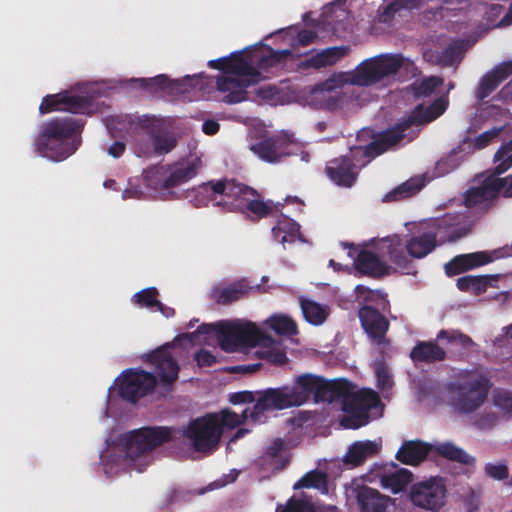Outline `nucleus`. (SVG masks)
Masks as SVG:
<instances>
[{
    "label": "nucleus",
    "instance_id": "45",
    "mask_svg": "<svg viewBox=\"0 0 512 512\" xmlns=\"http://www.w3.org/2000/svg\"><path fill=\"white\" fill-rule=\"evenodd\" d=\"M354 389V385L347 379L339 378L333 379L329 381V394H331V398L328 399V403H333L335 401L344 400V398L348 395L350 390Z\"/></svg>",
    "mask_w": 512,
    "mask_h": 512
},
{
    "label": "nucleus",
    "instance_id": "17",
    "mask_svg": "<svg viewBox=\"0 0 512 512\" xmlns=\"http://www.w3.org/2000/svg\"><path fill=\"white\" fill-rule=\"evenodd\" d=\"M147 361L154 366V371L162 387L170 390L178 379L180 371L177 360L170 349L158 348L147 355Z\"/></svg>",
    "mask_w": 512,
    "mask_h": 512
},
{
    "label": "nucleus",
    "instance_id": "22",
    "mask_svg": "<svg viewBox=\"0 0 512 512\" xmlns=\"http://www.w3.org/2000/svg\"><path fill=\"white\" fill-rule=\"evenodd\" d=\"M253 286L245 278L231 282L228 285L214 286L210 291V299L219 305H230L249 296Z\"/></svg>",
    "mask_w": 512,
    "mask_h": 512
},
{
    "label": "nucleus",
    "instance_id": "39",
    "mask_svg": "<svg viewBox=\"0 0 512 512\" xmlns=\"http://www.w3.org/2000/svg\"><path fill=\"white\" fill-rule=\"evenodd\" d=\"M436 452L448 460L465 465H471L475 462L474 457L467 454L462 448L457 447L451 442H445L436 446Z\"/></svg>",
    "mask_w": 512,
    "mask_h": 512
},
{
    "label": "nucleus",
    "instance_id": "7",
    "mask_svg": "<svg viewBox=\"0 0 512 512\" xmlns=\"http://www.w3.org/2000/svg\"><path fill=\"white\" fill-rule=\"evenodd\" d=\"M500 197L512 198V175L494 177L488 174L477 186L463 194V204L480 215L493 209Z\"/></svg>",
    "mask_w": 512,
    "mask_h": 512
},
{
    "label": "nucleus",
    "instance_id": "20",
    "mask_svg": "<svg viewBox=\"0 0 512 512\" xmlns=\"http://www.w3.org/2000/svg\"><path fill=\"white\" fill-rule=\"evenodd\" d=\"M412 125L408 122L407 118L399 122L395 127L382 132L378 139L370 142L368 145L363 146L368 158L372 160L376 156L381 155L390 147L399 143L405 137V131Z\"/></svg>",
    "mask_w": 512,
    "mask_h": 512
},
{
    "label": "nucleus",
    "instance_id": "36",
    "mask_svg": "<svg viewBox=\"0 0 512 512\" xmlns=\"http://www.w3.org/2000/svg\"><path fill=\"white\" fill-rule=\"evenodd\" d=\"M301 310L305 320L312 325L323 324L328 315L329 307L309 299H300Z\"/></svg>",
    "mask_w": 512,
    "mask_h": 512
},
{
    "label": "nucleus",
    "instance_id": "37",
    "mask_svg": "<svg viewBox=\"0 0 512 512\" xmlns=\"http://www.w3.org/2000/svg\"><path fill=\"white\" fill-rule=\"evenodd\" d=\"M295 55L292 50H274L269 48L266 55L261 56L256 64L260 69L269 70L271 68H283L289 59H294Z\"/></svg>",
    "mask_w": 512,
    "mask_h": 512
},
{
    "label": "nucleus",
    "instance_id": "62",
    "mask_svg": "<svg viewBox=\"0 0 512 512\" xmlns=\"http://www.w3.org/2000/svg\"><path fill=\"white\" fill-rule=\"evenodd\" d=\"M497 422V416L490 412L480 415L474 422L475 426L479 429H490L494 427Z\"/></svg>",
    "mask_w": 512,
    "mask_h": 512
},
{
    "label": "nucleus",
    "instance_id": "23",
    "mask_svg": "<svg viewBox=\"0 0 512 512\" xmlns=\"http://www.w3.org/2000/svg\"><path fill=\"white\" fill-rule=\"evenodd\" d=\"M490 262H492V257L486 251L460 254L447 262L444 265V270L448 277H453Z\"/></svg>",
    "mask_w": 512,
    "mask_h": 512
},
{
    "label": "nucleus",
    "instance_id": "18",
    "mask_svg": "<svg viewBox=\"0 0 512 512\" xmlns=\"http://www.w3.org/2000/svg\"><path fill=\"white\" fill-rule=\"evenodd\" d=\"M358 317L364 332L374 344L384 345L388 343L386 334L390 323L377 308L364 305L359 309Z\"/></svg>",
    "mask_w": 512,
    "mask_h": 512
},
{
    "label": "nucleus",
    "instance_id": "13",
    "mask_svg": "<svg viewBox=\"0 0 512 512\" xmlns=\"http://www.w3.org/2000/svg\"><path fill=\"white\" fill-rule=\"evenodd\" d=\"M294 144L293 136L281 132L261 137L250 146V150L262 161L267 163H279L284 157L292 154L291 147Z\"/></svg>",
    "mask_w": 512,
    "mask_h": 512
},
{
    "label": "nucleus",
    "instance_id": "3",
    "mask_svg": "<svg viewBox=\"0 0 512 512\" xmlns=\"http://www.w3.org/2000/svg\"><path fill=\"white\" fill-rule=\"evenodd\" d=\"M418 67L410 58L402 54H380L364 60L351 77L353 84L371 86L383 79L398 75L401 81L409 80L419 74Z\"/></svg>",
    "mask_w": 512,
    "mask_h": 512
},
{
    "label": "nucleus",
    "instance_id": "64",
    "mask_svg": "<svg viewBox=\"0 0 512 512\" xmlns=\"http://www.w3.org/2000/svg\"><path fill=\"white\" fill-rule=\"evenodd\" d=\"M512 153V140L503 143L499 149L495 152L493 156V162L497 163L501 160L505 155H509Z\"/></svg>",
    "mask_w": 512,
    "mask_h": 512
},
{
    "label": "nucleus",
    "instance_id": "48",
    "mask_svg": "<svg viewBox=\"0 0 512 512\" xmlns=\"http://www.w3.org/2000/svg\"><path fill=\"white\" fill-rule=\"evenodd\" d=\"M348 46H334L321 51L326 66H331L347 55Z\"/></svg>",
    "mask_w": 512,
    "mask_h": 512
},
{
    "label": "nucleus",
    "instance_id": "35",
    "mask_svg": "<svg viewBox=\"0 0 512 512\" xmlns=\"http://www.w3.org/2000/svg\"><path fill=\"white\" fill-rule=\"evenodd\" d=\"M413 480V474L406 468H397L393 472L383 473L380 482L383 488L396 494L403 491Z\"/></svg>",
    "mask_w": 512,
    "mask_h": 512
},
{
    "label": "nucleus",
    "instance_id": "29",
    "mask_svg": "<svg viewBox=\"0 0 512 512\" xmlns=\"http://www.w3.org/2000/svg\"><path fill=\"white\" fill-rule=\"evenodd\" d=\"M415 363L433 364L446 359L447 353L435 340L418 341L409 354Z\"/></svg>",
    "mask_w": 512,
    "mask_h": 512
},
{
    "label": "nucleus",
    "instance_id": "6",
    "mask_svg": "<svg viewBox=\"0 0 512 512\" xmlns=\"http://www.w3.org/2000/svg\"><path fill=\"white\" fill-rule=\"evenodd\" d=\"M216 332L220 348L225 352H235L242 347H255L265 338L264 333L253 323L202 324L195 334H211Z\"/></svg>",
    "mask_w": 512,
    "mask_h": 512
},
{
    "label": "nucleus",
    "instance_id": "58",
    "mask_svg": "<svg viewBox=\"0 0 512 512\" xmlns=\"http://www.w3.org/2000/svg\"><path fill=\"white\" fill-rule=\"evenodd\" d=\"M494 404L498 408L512 413V393L508 391L498 392L494 396Z\"/></svg>",
    "mask_w": 512,
    "mask_h": 512
},
{
    "label": "nucleus",
    "instance_id": "9",
    "mask_svg": "<svg viewBox=\"0 0 512 512\" xmlns=\"http://www.w3.org/2000/svg\"><path fill=\"white\" fill-rule=\"evenodd\" d=\"M370 161L363 146H354L347 155L328 161L325 173L336 185L350 188L356 182L360 169Z\"/></svg>",
    "mask_w": 512,
    "mask_h": 512
},
{
    "label": "nucleus",
    "instance_id": "30",
    "mask_svg": "<svg viewBox=\"0 0 512 512\" xmlns=\"http://www.w3.org/2000/svg\"><path fill=\"white\" fill-rule=\"evenodd\" d=\"M447 108V102L443 98L434 100L430 105L418 104L407 117L412 126L428 124L440 117Z\"/></svg>",
    "mask_w": 512,
    "mask_h": 512
},
{
    "label": "nucleus",
    "instance_id": "44",
    "mask_svg": "<svg viewBox=\"0 0 512 512\" xmlns=\"http://www.w3.org/2000/svg\"><path fill=\"white\" fill-rule=\"evenodd\" d=\"M141 87L150 91L157 92L160 90H174L176 82L172 81L165 74H160L152 78H141L138 80Z\"/></svg>",
    "mask_w": 512,
    "mask_h": 512
},
{
    "label": "nucleus",
    "instance_id": "42",
    "mask_svg": "<svg viewBox=\"0 0 512 512\" xmlns=\"http://www.w3.org/2000/svg\"><path fill=\"white\" fill-rule=\"evenodd\" d=\"M423 181L418 178H411L399 185L386 195L388 200H400L411 197L423 187Z\"/></svg>",
    "mask_w": 512,
    "mask_h": 512
},
{
    "label": "nucleus",
    "instance_id": "51",
    "mask_svg": "<svg viewBox=\"0 0 512 512\" xmlns=\"http://www.w3.org/2000/svg\"><path fill=\"white\" fill-rule=\"evenodd\" d=\"M447 340L448 342H459L462 346L464 347H468L470 345H472L473 341L472 339L463 334L462 332L458 331V330H441L439 331V333L437 334V337H436V340Z\"/></svg>",
    "mask_w": 512,
    "mask_h": 512
},
{
    "label": "nucleus",
    "instance_id": "53",
    "mask_svg": "<svg viewBox=\"0 0 512 512\" xmlns=\"http://www.w3.org/2000/svg\"><path fill=\"white\" fill-rule=\"evenodd\" d=\"M316 384H315V403L319 402H328V399L331 398V394H329V381L322 376L316 375Z\"/></svg>",
    "mask_w": 512,
    "mask_h": 512
},
{
    "label": "nucleus",
    "instance_id": "60",
    "mask_svg": "<svg viewBox=\"0 0 512 512\" xmlns=\"http://www.w3.org/2000/svg\"><path fill=\"white\" fill-rule=\"evenodd\" d=\"M298 66H299V68L304 69V70L310 69V68L320 69V68L326 67L321 52H318L315 55L311 56L310 58H307L304 61H301L298 64Z\"/></svg>",
    "mask_w": 512,
    "mask_h": 512
},
{
    "label": "nucleus",
    "instance_id": "38",
    "mask_svg": "<svg viewBox=\"0 0 512 512\" xmlns=\"http://www.w3.org/2000/svg\"><path fill=\"white\" fill-rule=\"evenodd\" d=\"M489 283L487 275H466L457 279L456 286L462 292H472L478 296L487 290Z\"/></svg>",
    "mask_w": 512,
    "mask_h": 512
},
{
    "label": "nucleus",
    "instance_id": "61",
    "mask_svg": "<svg viewBox=\"0 0 512 512\" xmlns=\"http://www.w3.org/2000/svg\"><path fill=\"white\" fill-rule=\"evenodd\" d=\"M512 167V155H505L501 160H499L495 167L489 173L491 176L500 177V175L507 172Z\"/></svg>",
    "mask_w": 512,
    "mask_h": 512
},
{
    "label": "nucleus",
    "instance_id": "19",
    "mask_svg": "<svg viewBox=\"0 0 512 512\" xmlns=\"http://www.w3.org/2000/svg\"><path fill=\"white\" fill-rule=\"evenodd\" d=\"M84 127L82 119L65 117L54 118L43 125V129L37 138L43 141H77L75 136L81 132Z\"/></svg>",
    "mask_w": 512,
    "mask_h": 512
},
{
    "label": "nucleus",
    "instance_id": "59",
    "mask_svg": "<svg viewBox=\"0 0 512 512\" xmlns=\"http://www.w3.org/2000/svg\"><path fill=\"white\" fill-rule=\"evenodd\" d=\"M317 38L318 34L315 31L302 29L297 32V37L293 46H295V44L300 46H308L314 43Z\"/></svg>",
    "mask_w": 512,
    "mask_h": 512
},
{
    "label": "nucleus",
    "instance_id": "50",
    "mask_svg": "<svg viewBox=\"0 0 512 512\" xmlns=\"http://www.w3.org/2000/svg\"><path fill=\"white\" fill-rule=\"evenodd\" d=\"M441 83L442 80L435 76L425 78L419 84L415 85V95L430 96L441 85Z\"/></svg>",
    "mask_w": 512,
    "mask_h": 512
},
{
    "label": "nucleus",
    "instance_id": "57",
    "mask_svg": "<svg viewBox=\"0 0 512 512\" xmlns=\"http://www.w3.org/2000/svg\"><path fill=\"white\" fill-rule=\"evenodd\" d=\"M194 360L197 362L199 367H211L217 363V357L210 351L200 349L194 355Z\"/></svg>",
    "mask_w": 512,
    "mask_h": 512
},
{
    "label": "nucleus",
    "instance_id": "10",
    "mask_svg": "<svg viewBox=\"0 0 512 512\" xmlns=\"http://www.w3.org/2000/svg\"><path fill=\"white\" fill-rule=\"evenodd\" d=\"M380 404V398L371 389L359 391L350 390L342 401V411L345 413L341 425L346 429H358L369 423V412Z\"/></svg>",
    "mask_w": 512,
    "mask_h": 512
},
{
    "label": "nucleus",
    "instance_id": "2",
    "mask_svg": "<svg viewBox=\"0 0 512 512\" xmlns=\"http://www.w3.org/2000/svg\"><path fill=\"white\" fill-rule=\"evenodd\" d=\"M198 193L205 194L211 200H216L217 195L221 196L216 201L217 206H223L230 212H240L254 222L272 215L274 210L278 211L282 207L281 203L264 201L257 190L234 179L210 181L203 184Z\"/></svg>",
    "mask_w": 512,
    "mask_h": 512
},
{
    "label": "nucleus",
    "instance_id": "41",
    "mask_svg": "<svg viewBox=\"0 0 512 512\" xmlns=\"http://www.w3.org/2000/svg\"><path fill=\"white\" fill-rule=\"evenodd\" d=\"M294 489L315 488L327 491V475L317 469L307 472L293 486Z\"/></svg>",
    "mask_w": 512,
    "mask_h": 512
},
{
    "label": "nucleus",
    "instance_id": "34",
    "mask_svg": "<svg viewBox=\"0 0 512 512\" xmlns=\"http://www.w3.org/2000/svg\"><path fill=\"white\" fill-rule=\"evenodd\" d=\"M354 265L364 275L380 277L386 273V265L377 254L369 250H361L354 261Z\"/></svg>",
    "mask_w": 512,
    "mask_h": 512
},
{
    "label": "nucleus",
    "instance_id": "28",
    "mask_svg": "<svg viewBox=\"0 0 512 512\" xmlns=\"http://www.w3.org/2000/svg\"><path fill=\"white\" fill-rule=\"evenodd\" d=\"M432 445L421 440L405 441L396 453V459L405 465L416 466L424 461Z\"/></svg>",
    "mask_w": 512,
    "mask_h": 512
},
{
    "label": "nucleus",
    "instance_id": "33",
    "mask_svg": "<svg viewBox=\"0 0 512 512\" xmlns=\"http://www.w3.org/2000/svg\"><path fill=\"white\" fill-rule=\"evenodd\" d=\"M272 235L276 241L283 245L293 243L296 240L304 242L300 232V225L282 213L277 219V224L272 228Z\"/></svg>",
    "mask_w": 512,
    "mask_h": 512
},
{
    "label": "nucleus",
    "instance_id": "21",
    "mask_svg": "<svg viewBox=\"0 0 512 512\" xmlns=\"http://www.w3.org/2000/svg\"><path fill=\"white\" fill-rule=\"evenodd\" d=\"M151 144L139 141L136 146L138 157H149L153 154L164 155L171 152L177 145L174 135L163 128V125L149 136Z\"/></svg>",
    "mask_w": 512,
    "mask_h": 512
},
{
    "label": "nucleus",
    "instance_id": "43",
    "mask_svg": "<svg viewBox=\"0 0 512 512\" xmlns=\"http://www.w3.org/2000/svg\"><path fill=\"white\" fill-rule=\"evenodd\" d=\"M269 325L279 335L293 336L298 333L296 322L286 315L271 317Z\"/></svg>",
    "mask_w": 512,
    "mask_h": 512
},
{
    "label": "nucleus",
    "instance_id": "31",
    "mask_svg": "<svg viewBox=\"0 0 512 512\" xmlns=\"http://www.w3.org/2000/svg\"><path fill=\"white\" fill-rule=\"evenodd\" d=\"M384 242L387 243L386 249L389 260L405 274H415V266L405 253L406 248L403 240L399 236L394 235L387 237Z\"/></svg>",
    "mask_w": 512,
    "mask_h": 512
},
{
    "label": "nucleus",
    "instance_id": "46",
    "mask_svg": "<svg viewBox=\"0 0 512 512\" xmlns=\"http://www.w3.org/2000/svg\"><path fill=\"white\" fill-rule=\"evenodd\" d=\"M158 295L159 292L156 287H148L134 294L133 302L139 307L153 309L159 304Z\"/></svg>",
    "mask_w": 512,
    "mask_h": 512
},
{
    "label": "nucleus",
    "instance_id": "32",
    "mask_svg": "<svg viewBox=\"0 0 512 512\" xmlns=\"http://www.w3.org/2000/svg\"><path fill=\"white\" fill-rule=\"evenodd\" d=\"M381 448V444L372 440L356 441L346 452L344 463L351 467L362 465L368 458L376 455Z\"/></svg>",
    "mask_w": 512,
    "mask_h": 512
},
{
    "label": "nucleus",
    "instance_id": "4",
    "mask_svg": "<svg viewBox=\"0 0 512 512\" xmlns=\"http://www.w3.org/2000/svg\"><path fill=\"white\" fill-rule=\"evenodd\" d=\"M490 388L491 382L486 375L465 370L447 384L446 391L453 409L459 414L469 415L484 405Z\"/></svg>",
    "mask_w": 512,
    "mask_h": 512
},
{
    "label": "nucleus",
    "instance_id": "47",
    "mask_svg": "<svg viewBox=\"0 0 512 512\" xmlns=\"http://www.w3.org/2000/svg\"><path fill=\"white\" fill-rule=\"evenodd\" d=\"M247 412L248 409H245L241 415H238L229 409L222 410L220 416H218L221 429L223 430V427L235 428L242 424L248 417Z\"/></svg>",
    "mask_w": 512,
    "mask_h": 512
},
{
    "label": "nucleus",
    "instance_id": "54",
    "mask_svg": "<svg viewBox=\"0 0 512 512\" xmlns=\"http://www.w3.org/2000/svg\"><path fill=\"white\" fill-rule=\"evenodd\" d=\"M485 473L495 480H504L508 477V467L504 463L499 464H493V463H487L485 465Z\"/></svg>",
    "mask_w": 512,
    "mask_h": 512
},
{
    "label": "nucleus",
    "instance_id": "55",
    "mask_svg": "<svg viewBox=\"0 0 512 512\" xmlns=\"http://www.w3.org/2000/svg\"><path fill=\"white\" fill-rule=\"evenodd\" d=\"M137 125L143 129L146 130L148 135H152L155 131H157L161 126L162 123L156 119L155 117H149L146 115L139 116L136 118Z\"/></svg>",
    "mask_w": 512,
    "mask_h": 512
},
{
    "label": "nucleus",
    "instance_id": "25",
    "mask_svg": "<svg viewBox=\"0 0 512 512\" xmlns=\"http://www.w3.org/2000/svg\"><path fill=\"white\" fill-rule=\"evenodd\" d=\"M201 167L199 158L185 160L171 166L170 174L159 184L162 189H171L194 178Z\"/></svg>",
    "mask_w": 512,
    "mask_h": 512
},
{
    "label": "nucleus",
    "instance_id": "40",
    "mask_svg": "<svg viewBox=\"0 0 512 512\" xmlns=\"http://www.w3.org/2000/svg\"><path fill=\"white\" fill-rule=\"evenodd\" d=\"M429 0H393L387 6H385L381 20L383 22L390 21L395 14L402 10H415L425 5Z\"/></svg>",
    "mask_w": 512,
    "mask_h": 512
},
{
    "label": "nucleus",
    "instance_id": "8",
    "mask_svg": "<svg viewBox=\"0 0 512 512\" xmlns=\"http://www.w3.org/2000/svg\"><path fill=\"white\" fill-rule=\"evenodd\" d=\"M459 214L447 213L434 221L436 230L425 231L420 235L412 236L405 242L406 252L410 257L422 259L430 254L438 246V231L444 229L447 240L454 242L465 235V231L457 226L460 224Z\"/></svg>",
    "mask_w": 512,
    "mask_h": 512
},
{
    "label": "nucleus",
    "instance_id": "14",
    "mask_svg": "<svg viewBox=\"0 0 512 512\" xmlns=\"http://www.w3.org/2000/svg\"><path fill=\"white\" fill-rule=\"evenodd\" d=\"M91 107L90 97L61 92L45 96L39 106V112L47 114L54 111H67L73 114H85Z\"/></svg>",
    "mask_w": 512,
    "mask_h": 512
},
{
    "label": "nucleus",
    "instance_id": "56",
    "mask_svg": "<svg viewBox=\"0 0 512 512\" xmlns=\"http://www.w3.org/2000/svg\"><path fill=\"white\" fill-rule=\"evenodd\" d=\"M229 401L233 405L248 404L257 401L256 391H239L229 395Z\"/></svg>",
    "mask_w": 512,
    "mask_h": 512
},
{
    "label": "nucleus",
    "instance_id": "49",
    "mask_svg": "<svg viewBox=\"0 0 512 512\" xmlns=\"http://www.w3.org/2000/svg\"><path fill=\"white\" fill-rule=\"evenodd\" d=\"M277 512H314V509L308 501L292 497L285 506L278 505Z\"/></svg>",
    "mask_w": 512,
    "mask_h": 512
},
{
    "label": "nucleus",
    "instance_id": "52",
    "mask_svg": "<svg viewBox=\"0 0 512 512\" xmlns=\"http://www.w3.org/2000/svg\"><path fill=\"white\" fill-rule=\"evenodd\" d=\"M439 53V66L449 67L452 66L460 54V48L457 45L450 44Z\"/></svg>",
    "mask_w": 512,
    "mask_h": 512
},
{
    "label": "nucleus",
    "instance_id": "27",
    "mask_svg": "<svg viewBox=\"0 0 512 512\" xmlns=\"http://www.w3.org/2000/svg\"><path fill=\"white\" fill-rule=\"evenodd\" d=\"M80 141H43L37 138L35 141L36 150L44 157L53 161H63L72 155L78 148Z\"/></svg>",
    "mask_w": 512,
    "mask_h": 512
},
{
    "label": "nucleus",
    "instance_id": "24",
    "mask_svg": "<svg viewBox=\"0 0 512 512\" xmlns=\"http://www.w3.org/2000/svg\"><path fill=\"white\" fill-rule=\"evenodd\" d=\"M512 74V61L502 62L486 73L479 81L475 97L479 101L485 100L499 85Z\"/></svg>",
    "mask_w": 512,
    "mask_h": 512
},
{
    "label": "nucleus",
    "instance_id": "15",
    "mask_svg": "<svg viewBox=\"0 0 512 512\" xmlns=\"http://www.w3.org/2000/svg\"><path fill=\"white\" fill-rule=\"evenodd\" d=\"M256 395L257 401L250 412V418L254 422L259 421L266 411H281L293 407L287 385L257 390Z\"/></svg>",
    "mask_w": 512,
    "mask_h": 512
},
{
    "label": "nucleus",
    "instance_id": "26",
    "mask_svg": "<svg viewBox=\"0 0 512 512\" xmlns=\"http://www.w3.org/2000/svg\"><path fill=\"white\" fill-rule=\"evenodd\" d=\"M316 375L302 374L295 378L291 386L287 385V390L293 407H300L310 401L311 397L315 399Z\"/></svg>",
    "mask_w": 512,
    "mask_h": 512
},
{
    "label": "nucleus",
    "instance_id": "63",
    "mask_svg": "<svg viewBox=\"0 0 512 512\" xmlns=\"http://www.w3.org/2000/svg\"><path fill=\"white\" fill-rule=\"evenodd\" d=\"M497 135H498L497 130H490V131L483 132L476 138V141H475L476 147L480 148V149L486 147L491 142V140L493 138H495Z\"/></svg>",
    "mask_w": 512,
    "mask_h": 512
},
{
    "label": "nucleus",
    "instance_id": "1",
    "mask_svg": "<svg viewBox=\"0 0 512 512\" xmlns=\"http://www.w3.org/2000/svg\"><path fill=\"white\" fill-rule=\"evenodd\" d=\"M223 430L217 414H207L192 420L182 431L168 426H145L126 436V456L133 459L169 443L179 436L190 440L197 452H209L218 446Z\"/></svg>",
    "mask_w": 512,
    "mask_h": 512
},
{
    "label": "nucleus",
    "instance_id": "5",
    "mask_svg": "<svg viewBox=\"0 0 512 512\" xmlns=\"http://www.w3.org/2000/svg\"><path fill=\"white\" fill-rule=\"evenodd\" d=\"M226 75L216 80V89L227 93L226 104H236L248 99L247 88L260 80V72L244 57L242 52H233L226 57Z\"/></svg>",
    "mask_w": 512,
    "mask_h": 512
},
{
    "label": "nucleus",
    "instance_id": "12",
    "mask_svg": "<svg viewBox=\"0 0 512 512\" xmlns=\"http://www.w3.org/2000/svg\"><path fill=\"white\" fill-rule=\"evenodd\" d=\"M157 378L152 372L130 368L122 373L119 383L120 397L130 403H136L140 398L153 391Z\"/></svg>",
    "mask_w": 512,
    "mask_h": 512
},
{
    "label": "nucleus",
    "instance_id": "11",
    "mask_svg": "<svg viewBox=\"0 0 512 512\" xmlns=\"http://www.w3.org/2000/svg\"><path fill=\"white\" fill-rule=\"evenodd\" d=\"M447 489L441 477H431L428 480L413 484L410 488L411 502L422 509L437 512L446 503Z\"/></svg>",
    "mask_w": 512,
    "mask_h": 512
},
{
    "label": "nucleus",
    "instance_id": "16",
    "mask_svg": "<svg viewBox=\"0 0 512 512\" xmlns=\"http://www.w3.org/2000/svg\"><path fill=\"white\" fill-rule=\"evenodd\" d=\"M349 497L355 501L359 512H387L393 504L391 497L358 482L352 484Z\"/></svg>",
    "mask_w": 512,
    "mask_h": 512
}]
</instances>
